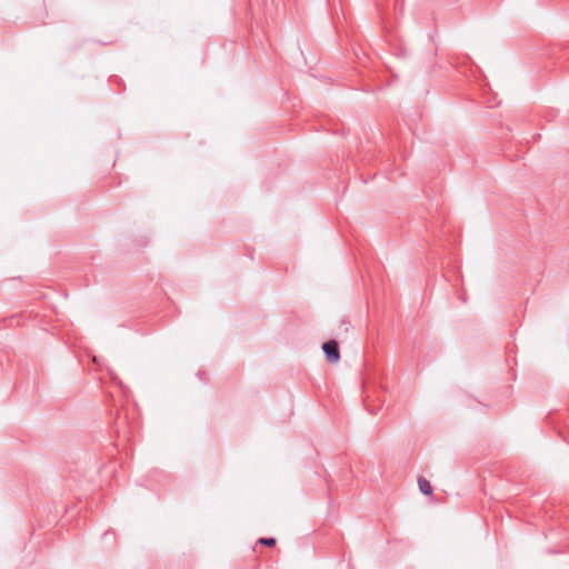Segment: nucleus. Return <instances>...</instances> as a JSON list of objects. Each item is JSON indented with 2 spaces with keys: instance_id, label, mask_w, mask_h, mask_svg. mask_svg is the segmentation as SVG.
I'll return each mask as SVG.
<instances>
[{
  "instance_id": "2",
  "label": "nucleus",
  "mask_w": 569,
  "mask_h": 569,
  "mask_svg": "<svg viewBox=\"0 0 569 569\" xmlns=\"http://www.w3.org/2000/svg\"><path fill=\"white\" fill-rule=\"evenodd\" d=\"M418 485H419V489L420 491L426 495V496H429L432 493V486L431 483L425 479V478H419L418 479Z\"/></svg>"
},
{
  "instance_id": "1",
  "label": "nucleus",
  "mask_w": 569,
  "mask_h": 569,
  "mask_svg": "<svg viewBox=\"0 0 569 569\" xmlns=\"http://www.w3.org/2000/svg\"><path fill=\"white\" fill-rule=\"evenodd\" d=\"M322 350L326 353L327 360L330 363H336L340 359L339 346L336 340H329L322 345Z\"/></svg>"
},
{
  "instance_id": "3",
  "label": "nucleus",
  "mask_w": 569,
  "mask_h": 569,
  "mask_svg": "<svg viewBox=\"0 0 569 569\" xmlns=\"http://www.w3.org/2000/svg\"><path fill=\"white\" fill-rule=\"evenodd\" d=\"M259 543L264 545L267 547H273L276 545L274 538H260Z\"/></svg>"
}]
</instances>
